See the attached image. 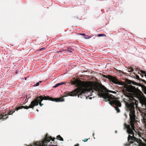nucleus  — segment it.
<instances>
[{
	"instance_id": "nucleus-11",
	"label": "nucleus",
	"mask_w": 146,
	"mask_h": 146,
	"mask_svg": "<svg viewBox=\"0 0 146 146\" xmlns=\"http://www.w3.org/2000/svg\"><path fill=\"white\" fill-rule=\"evenodd\" d=\"M67 50L70 52H72L74 51V49L72 47H69L67 48Z\"/></svg>"
},
{
	"instance_id": "nucleus-21",
	"label": "nucleus",
	"mask_w": 146,
	"mask_h": 146,
	"mask_svg": "<svg viewBox=\"0 0 146 146\" xmlns=\"http://www.w3.org/2000/svg\"><path fill=\"white\" fill-rule=\"evenodd\" d=\"M64 51V50H62V51ZM62 51H60L59 52H56L58 53V52H61Z\"/></svg>"
},
{
	"instance_id": "nucleus-25",
	"label": "nucleus",
	"mask_w": 146,
	"mask_h": 146,
	"mask_svg": "<svg viewBox=\"0 0 146 146\" xmlns=\"http://www.w3.org/2000/svg\"><path fill=\"white\" fill-rule=\"evenodd\" d=\"M86 38H86H85V39H88V38Z\"/></svg>"
},
{
	"instance_id": "nucleus-29",
	"label": "nucleus",
	"mask_w": 146,
	"mask_h": 146,
	"mask_svg": "<svg viewBox=\"0 0 146 146\" xmlns=\"http://www.w3.org/2000/svg\"><path fill=\"white\" fill-rule=\"evenodd\" d=\"M136 69H137V70H139L138 68H136Z\"/></svg>"
},
{
	"instance_id": "nucleus-12",
	"label": "nucleus",
	"mask_w": 146,
	"mask_h": 146,
	"mask_svg": "<svg viewBox=\"0 0 146 146\" xmlns=\"http://www.w3.org/2000/svg\"><path fill=\"white\" fill-rule=\"evenodd\" d=\"M57 139L60 140L61 141H63V139L60 135H58L56 137Z\"/></svg>"
},
{
	"instance_id": "nucleus-17",
	"label": "nucleus",
	"mask_w": 146,
	"mask_h": 146,
	"mask_svg": "<svg viewBox=\"0 0 146 146\" xmlns=\"http://www.w3.org/2000/svg\"><path fill=\"white\" fill-rule=\"evenodd\" d=\"M44 49H45V48H40L38 50H39V51H41V50H44Z\"/></svg>"
},
{
	"instance_id": "nucleus-24",
	"label": "nucleus",
	"mask_w": 146,
	"mask_h": 146,
	"mask_svg": "<svg viewBox=\"0 0 146 146\" xmlns=\"http://www.w3.org/2000/svg\"><path fill=\"white\" fill-rule=\"evenodd\" d=\"M124 115H125L126 117V116H127V115H126V114L125 113V114H124Z\"/></svg>"
},
{
	"instance_id": "nucleus-13",
	"label": "nucleus",
	"mask_w": 146,
	"mask_h": 146,
	"mask_svg": "<svg viewBox=\"0 0 146 146\" xmlns=\"http://www.w3.org/2000/svg\"><path fill=\"white\" fill-rule=\"evenodd\" d=\"M64 84V82L57 84H56V85H55L54 86V88L57 87L61 85L62 84Z\"/></svg>"
},
{
	"instance_id": "nucleus-27",
	"label": "nucleus",
	"mask_w": 146,
	"mask_h": 146,
	"mask_svg": "<svg viewBox=\"0 0 146 146\" xmlns=\"http://www.w3.org/2000/svg\"><path fill=\"white\" fill-rule=\"evenodd\" d=\"M93 137L94 136V133H93Z\"/></svg>"
},
{
	"instance_id": "nucleus-10",
	"label": "nucleus",
	"mask_w": 146,
	"mask_h": 146,
	"mask_svg": "<svg viewBox=\"0 0 146 146\" xmlns=\"http://www.w3.org/2000/svg\"><path fill=\"white\" fill-rule=\"evenodd\" d=\"M16 110V109L15 110H11L10 109L9 110V111L8 113V115H11L13 113H14L15 111Z\"/></svg>"
},
{
	"instance_id": "nucleus-9",
	"label": "nucleus",
	"mask_w": 146,
	"mask_h": 146,
	"mask_svg": "<svg viewBox=\"0 0 146 146\" xmlns=\"http://www.w3.org/2000/svg\"><path fill=\"white\" fill-rule=\"evenodd\" d=\"M129 83L130 84H133V85H137L139 84L135 82L129 80Z\"/></svg>"
},
{
	"instance_id": "nucleus-4",
	"label": "nucleus",
	"mask_w": 146,
	"mask_h": 146,
	"mask_svg": "<svg viewBox=\"0 0 146 146\" xmlns=\"http://www.w3.org/2000/svg\"><path fill=\"white\" fill-rule=\"evenodd\" d=\"M55 139V138H52L51 137H48L46 135L44 140L40 144L38 143V142H37L35 143V144L36 146L38 144H39V146H48L46 143L49 142L50 141V140H52L53 141H54Z\"/></svg>"
},
{
	"instance_id": "nucleus-16",
	"label": "nucleus",
	"mask_w": 146,
	"mask_h": 146,
	"mask_svg": "<svg viewBox=\"0 0 146 146\" xmlns=\"http://www.w3.org/2000/svg\"><path fill=\"white\" fill-rule=\"evenodd\" d=\"M41 81H40L39 82H37V83L35 85V86H38L39 85V83H41Z\"/></svg>"
},
{
	"instance_id": "nucleus-18",
	"label": "nucleus",
	"mask_w": 146,
	"mask_h": 146,
	"mask_svg": "<svg viewBox=\"0 0 146 146\" xmlns=\"http://www.w3.org/2000/svg\"><path fill=\"white\" fill-rule=\"evenodd\" d=\"M88 139H84V140H83L84 142H86L88 141Z\"/></svg>"
},
{
	"instance_id": "nucleus-23",
	"label": "nucleus",
	"mask_w": 146,
	"mask_h": 146,
	"mask_svg": "<svg viewBox=\"0 0 146 146\" xmlns=\"http://www.w3.org/2000/svg\"><path fill=\"white\" fill-rule=\"evenodd\" d=\"M76 84V82H73V84Z\"/></svg>"
},
{
	"instance_id": "nucleus-5",
	"label": "nucleus",
	"mask_w": 146,
	"mask_h": 146,
	"mask_svg": "<svg viewBox=\"0 0 146 146\" xmlns=\"http://www.w3.org/2000/svg\"><path fill=\"white\" fill-rule=\"evenodd\" d=\"M106 78L108 79L109 80L111 81L112 82L115 84H119L121 85H123V82L119 81L118 79L115 77H114L111 75H108L104 76Z\"/></svg>"
},
{
	"instance_id": "nucleus-26",
	"label": "nucleus",
	"mask_w": 146,
	"mask_h": 146,
	"mask_svg": "<svg viewBox=\"0 0 146 146\" xmlns=\"http://www.w3.org/2000/svg\"><path fill=\"white\" fill-rule=\"evenodd\" d=\"M89 99H92V98H91V97H89Z\"/></svg>"
},
{
	"instance_id": "nucleus-14",
	"label": "nucleus",
	"mask_w": 146,
	"mask_h": 146,
	"mask_svg": "<svg viewBox=\"0 0 146 146\" xmlns=\"http://www.w3.org/2000/svg\"><path fill=\"white\" fill-rule=\"evenodd\" d=\"M129 69H130V70L128 71V72H132L134 70L133 68L132 67H130L129 68Z\"/></svg>"
},
{
	"instance_id": "nucleus-2",
	"label": "nucleus",
	"mask_w": 146,
	"mask_h": 146,
	"mask_svg": "<svg viewBox=\"0 0 146 146\" xmlns=\"http://www.w3.org/2000/svg\"><path fill=\"white\" fill-rule=\"evenodd\" d=\"M94 91H97L98 94L100 97L103 98L106 102L109 101L110 104L113 106L116 111L117 112L119 113L120 110L119 107L121 106V103L117 100H111L113 99L114 96L110 94L108 92H110L114 93H116L115 91L108 90L103 85L93 86L90 82H81L80 85H79L78 87L73 91L68 92L65 93L63 97H66L67 96H76L78 95V97L82 98V96L83 94L88 93L90 92L91 94L89 97L92 96L91 94Z\"/></svg>"
},
{
	"instance_id": "nucleus-3",
	"label": "nucleus",
	"mask_w": 146,
	"mask_h": 146,
	"mask_svg": "<svg viewBox=\"0 0 146 146\" xmlns=\"http://www.w3.org/2000/svg\"><path fill=\"white\" fill-rule=\"evenodd\" d=\"M43 100H49L52 101L56 102H61L64 101L63 97L59 98H53L52 97H50L48 96H38L36 97L34 100L31 102V104L28 106H21L16 108V110L18 111V110L22 109L23 108L26 109H28L29 108H33L35 106H38V104L40 106H42L44 104L41 103L42 101Z\"/></svg>"
},
{
	"instance_id": "nucleus-1",
	"label": "nucleus",
	"mask_w": 146,
	"mask_h": 146,
	"mask_svg": "<svg viewBox=\"0 0 146 146\" xmlns=\"http://www.w3.org/2000/svg\"><path fill=\"white\" fill-rule=\"evenodd\" d=\"M126 90L129 92L131 93H126L125 94L126 96L129 98L130 100L133 101L131 102L127 103L126 104L128 111H129V116L130 121L127 125L125 123H124V127L127 129V132L129 135L128 137V141L129 142V140L135 141L137 139L134 136L133 131H135L134 124L135 122V106L137 107L138 105V102L135 100L134 97L138 99L140 103L142 105H145L146 108V98L143 94L139 89L136 88L131 85L127 86L126 88ZM139 111L141 113V115L143 118V122L146 127V109L144 108H139ZM129 143L125 144V146L129 145L132 142L130 141Z\"/></svg>"
},
{
	"instance_id": "nucleus-22",
	"label": "nucleus",
	"mask_w": 146,
	"mask_h": 146,
	"mask_svg": "<svg viewBox=\"0 0 146 146\" xmlns=\"http://www.w3.org/2000/svg\"><path fill=\"white\" fill-rule=\"evenodd\" d=\"M138 135H139V136H140L141 135V134L139 133H138Z\"/></svg>"
},
{
	"instance_id": "nucleus-15",
	"label": "nucleus",
	"mask_w": 146,
	"mask_h": 146,
	"mask_svg": "<svg viewBox=\"0 0 146 146\" xmlns=\"http://www.w3.org/2000/svg\"><path fill=\"white\" fill-rule=\"evenodd\" d=\"M98 37H100L102 36H106V35L104 34H99L98 35Z\"/></svg>"
},
{
	"instance_id": "nucleus-20",
	"label": "nucleus",
	"mask_w": 146,
	"mask_h": 146,
	"mask_svg": "<svg viewBox=\"0 0 146 146\" xmlns=\"http://www.w3.org/2000/svg\"><path fill=\"white\" fill-rule=\"evenodd\" d=\"M79 146V144L77 143V144L75 145L74 146Z\"/></svg>"
},
{
	"instance_id": "nucleus-6",
	"label": "nucleus",
	"mask_w": 146,
	"mask_h": 146,
	"mask_svg": "<svg viewBox=\"0 0 146 146\" xmlns=\"http://www.w3.org/2000/svg\"><path fill=\"white\" fill-rule=\"evenodd\" d=\"M134 77L135 78L139 81L140 82L141 81L142 82H143L144 84H146V81L140 78L139 76L135 74ZM140 85H141L140 86L142 88V92L146 95V86L144 85L141 84Z\"/></svg>"
},
{
	"instance_id": "nucleus-28",
	"label": "nucleus",
	"mask_w": 146,
	"mask_h": 146,
	"mask_svg": "<svg viewBox=\"0 0 146 146\" xmlns=\"http://www.w3.org/2000/svg\"><path fill=\"white\" fill-rule=\"evenodd\" d=\"M36 111H38V109H37L36 110Z\"/></svg>"
},
{
	"instance_id": "nucleus-19",
	"label": "nucleus",
	"mask_w": 146,
	"mask_h": 146,
	"mask_svg": "<svg viewBox=\"0 0 146 146\" xmlns=\"http://www.w3.org/2000/svg\"><path fill=\"white\" fill-rule=\"evenodd\" d=\"M80 35H83L84 36H87V35H86V34H84V33H83V34H81V33H80Z\"/></svg>"
},
{
	"instance_id": "nucleus-30",
	"label": "nucleus",
	"mask_w": 146,
	"mask_h": 146,
	"mask_svg": "<svg viewBox=\"0 0 146 146\" xmlns=\"http://www.w3.org/2000/svg\"><path fill=\"white\" fill-rule=\"evenodd\" d=\"M25 80H26V78H25Z\"/></svg>"
},
{
	"instance_id": "nucleus-8",
	"label": "nucleus",
	"mask_w": 146,
	"mask_h": 146,
	"mask_svg": "<svg viewBox=\"0 0 146 146\" xmlns=\"http://www.w3.org/2000/svg\"><path fill=\"white\" fill-rule=\"evenodd\" d=\"M139 71L141 72V73H138V74H139L142 77H143V76H144L146 78V71L142 70H139Z\"/></svg>"
},
{
	"instance_id": "nucleus-7",
	"label": "nucleus",
	"mask_w": 146,
	"mask_h": 146,
	"mask_svg": "<svg viewBox=\"0 0 146 146\" xmlns=\"http://www.w3.org/2000/svg\"><path fill=\"white\" fill-rule=\"evenodd\" d=\"M8 115L6 113V112L2 113L1 114H0V121H3L5 119L8 118Z\"/></svg>"
}]
</instances>
